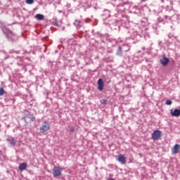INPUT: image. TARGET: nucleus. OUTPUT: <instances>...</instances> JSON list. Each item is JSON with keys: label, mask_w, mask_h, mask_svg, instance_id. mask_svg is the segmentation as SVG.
Segmentation results:
<instances>
[{"label": "nucleus", "mask_w": 180, "mask_h": 180, "mask_svg": "<svg viewBox=\"0 0 180 180\" xmlns=\"http://www.w3.org/2000/svg\"><path fill=\"white\" fill-rule=\"evenodd\" d=\"M5 90L4 88H0V96H4L5 94Z\"/></svg>", "instance_id": "obj_13"}, {"label": "nucleus", "mask_w": 180, "mask_h": 180, "mask_svg": "<svg viewBox=\"0 0 180 180\" xmlns=\"http://www.w3.org/2000/svg\"><path fill=\"white\" fill-rule=\"evenodd\" d=\"M162 135V133L161 131L160 130L154 131L153 133L152 134V139L154 141L159 140L161 138Z\"/></svg>", "instance_id": "obj_3"}, {"label": "nucleus", "mask_w": 180, "mask_h": 180, "mask_svg": "<svg viewBox=\"0 0 180 180\" xmlns=\"http://www.w3.org/2000/svg\"><path fill=\"white\" fill-rule=\"evenodd\" d=\"M6 141L9 142L12 146H14L16 144V141L14 138L8 139Z\"/></svg>", "instance_id": "obj_10"}, {"label": "nucleus", "mask_w": 180, "mask_h": 180, "mask_svg": "<svg viewBox=\"0 0 180 180\" xmlns=\"http://www.w3.org/2000/svg\"><path fill=\"white\" fill-rule=\"evenodd\" d=\"M179 150H180V145L176 144L172 149V153L173 155H176V154L179 153Z\"/></svg>", "instance_id": "obj_6"}, {"label": "nucleus", "mask_w": 180, "mask_h": 180, "mask_svg": "<svg viewBox=\"0 0 180 180\" xmlns=\"http://www.w3.org/2000/svg\"><path fill=\"white\" fill-rule=\"evenodd\" d=\"M117 161L120 162L122 165H124L126 163V158L124 155L120 154L117 156Z\"/></svg>", "instance_id": "obj_5"}, {"label": "nucleus", "mask_w": 180, "mask_h": 180, "mask_svg": "<svg viewBox=\"0 0 180 180\" xmlns=\"http://www.w3.org/2000/svg\"><path fill=\"white\" fill-rule=\"evenodd\" d=\"M35 17L38 20H44V15H43V14H36Z\"/></svg>", "instance_id": "obj_11"}, {"label": "nucleus", "mask_w": 180, "mask_h": 180, "mask_svg": "<svg viewBox=\"0 0 180 180\" xmlns=\"http://www.w3.org/2000/svg\"><path fill=\"white\" fill-rule=\"evenodd\" d=\"M34 3V0H26V4H33Z\"/></svg>", "instance_id": "obj_14"}, {"label": "nucleus", "mask_w": 180, "mask_h": 180, "mask_svg": "<svg viewBox=\"0 0 180 180\" xmlns=\"http://www.w3.org/2000/svg\"><path fill=\"white\" fill-rule=\"evenodd\" d=\"M171 115L173 117H179L180 116V109H175L174 111H171Z\"/></svg>", "instance_id": "obj_7"}, {"label": "nucleus", "mask_w": 180, "mask_h": 180, "mask_svg": "<svg viewBox=\"0 0 180 180\" xmlns=\"http://www.w3.org/2000/svg\"><path fill=\"white\" fill-rule=\"evenodd\" d=\"M147 1V0H141V2H144V1Z\"/></svg>", "instance_id": "obj_18"}, {"label": "nucleus", "mask_w": 180, "mask_h": 180, "mask_svg": "<svg viewBox=\"0 0 180 180\" xmlns=\"http://www.w3.org/2000/svg\"><path fill=\"white\" fill-rule=\"evenodd\" d=\"M70 131H71V132L74 131V128H71V129H70Z\"/></svg>", "instance_id": "obj_17"}, {"label": "nucleus", "mask_w": 180, "mask_h": 180, "mask_svg": "<svg viewBox=\"0 0 180 180\" xmlns=\"http://www.w3.org/2000/svg\"><path fill=\"white\" fill-rule=\"evenodd\" d=\"M27 169V164L25 162H22L19 165V170L24 171Z\"/></svg>", "instance_id": "obj_8"}, {"label": "nucleus", "mask_w": 180, "mask_h": 180, "mask_svg": "<svg viewBox=\"0 0 180 180\" xmlns=\"http://www.w3.org/2000/svg\"><path fill=\"white\" fill-rule=\"evenodd\" d=\"M51 129V124L49 122H44L39 128L40 132L45 134L46 131H49Z\"/></svg>", "instance_id": "obj_1"}, {"label": "nucleus", "mask_w": 180, "mask_h": 180, "mask_svg": "<svg viewBox=\"0 0 180 180\" xmlns=\"http://www.w3.org/2000/svg\"><path fill=\"white\" fill-rule=\"evenodd\" d=\"M52 172L53 177H58L62 175L63 169L60 167H54Z\"/></svg>", "instance_id": "obj_2"}, {"label": "nucleus", "mask_w": 180, "mask_h": 180, "mask_svg": "<svg viewBox=\"0 0 180 180\" xmlns=\"http://www.w3.org/2000/svg\"><path fill=\"white\" fill-rule=\"evenodd\" d=\"M97 85H98V89L100 91H103V87L105 86V84L103 83V79H99L97 82Z\"/></svg>", "instance_id": "obj_4"}, {"label": "nucleus", "mask_w": 180, "mask_h": 180, "mask_svg": "<svg viewBox=\"0 0 180 180\" xmlns=\"http://www.w3.org/2000/svg\"><path fill=\"white\" fill-rule=\"evenodd\" d=\"M116 54H117V56H122V48H121V46H119Z\"/></svg>", "instance_id": "obj_12"}, {"label": "nucleus", "mask_w": 180, "mask_h": 180, "mask_svg": "<svg viewBox=\"0 0 180 180\" xmlns=\"http://www.w3.org/2000/svg\"><path fill=\"white\" fill-rule=\"evenodd\" d=\"M101 104H108V100L103 99L101 101Z\"/></svg>", "instance_id": "obj_15"}, {"label": "nucleus", "mask_w": 180, "mask_h": 180, "mask_svg": "<svg viewBox=\"0 0 180 180\" xmlns=\"http://www.w3.org/2000/svg\"><path fill=\"white\" fill-rule=\"evenodd\" d=\"M169 62V59L165 57H164L162 59L160 60L161 64L164 66H167Z\"/></svg>", "instance_id": "obj_9"}, {"label": "nucleus", "mask_w": 180, "mask_h": 180, "mask_svg": "<svg viewBox=\"0 0 180 180\" xmlns=\"http://www.w3.org/2000/svg\"><path fill=\"white\" fill-rule=\"evenodd\" d=\"M172 102L170 100H167L166 101V105H172Z\"/></svg>", "instance_id": "obj_16"}, {"label": "nucleus", "mask_w": 180, "mask_h": 180, "mask_svg": "<svg viewBox=\"0 0 180 180\" xmlns=\"http://www.w3.org/2000/svg\"><path fill=\"white\" fill-rule=\"evenodd\" d=\"M108 180H115L114 179H108Z\"/></svg>", "instance_id": "obj_19"}]
</instances>
